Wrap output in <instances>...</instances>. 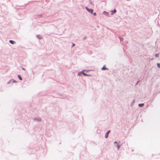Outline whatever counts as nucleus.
Here are the masks:
<instances>
[{
  "instance_id": "nucleus-1",
  "label": "nucleus",
  "mask_w": 160,
  "mask_h": 160,
  "mask_svg": "<svg viewBox=\"0 0 160 160\" xmlns=\"http://www.w3.org/2000/svg\"><path fill=\"white\" fill-rule=\"evenodd\" d=\"M85 8L86 10L90 13H92L93 12V9L92 8H89L87 7H86Z\"/></svg>"
},
{
  "instance_id": "nucleus-2",
  "label": "nucleus",
  "mask_w": 160,
  "mask_h": 160,
  "mask_svg": "<svg viewBox=\"0 0 160 160\" xmlns=\"http://www.w3.org/2000/svg\"><path fill=\"white\" fill-rule=\"evenodd\" d=\"M33 120L34 121L39 122L42 120V119L39 117H36L33 118Z\"/></svg>"
},
{
  "instance_id": "nucleus-3",
  "label": "nucleus",
  "mask_w": 160,
  "mask_h": 160,
  "mask_svg": "<svg viewBox=\"0 0 160 160\" xmlns=\"http://www.w3.org/2000/svg\"><path fill=\"white\" fill-rule=\"evenodd\" d=\"M110 12H111V15H112L115 14L117 10L115 9H114L113 10H111L110 11Z\"/></svg>"
},
{
  "instance_id": "nucleus-4",
  "label": "nucleus",
  "mask_w": 160,
  "mask_h": 160,
  "mask_svg": "<svg viewBox=\"0 0 160 160\" xmlns=\"http://www.w3.org/2000/svg\"><path fill=\"white\" fill-rule=\"evenodd\" d=\"M110 132V130H108L107 132H106L105 135V138H108V134Z\"/></svg>"
},
{
  "instance_id": "nucleus-5",
  "label": "nucleus",
  "mask_w": 160,
  "mask_h": 160,
  "mask_svg": "<svg viewBox=\"0 0 160 160\" xmlns=\"http://www.w3.org/2000/svg\"><path fill=\"white\" fill-rule=\"evenodd\" d=\"M101 69L102 70H109V69L108 68L106 67L105 65H104L103 67L101 68Z\"/></svg>"
},
{
  "instance_id": "nucleus-6",
  "label": "nucleus",
  "mask_w": 160,
  "mask_h": 160,
  "mask_svg": "<svg viewBox=\"0 0 160 160\" xmlns=\"http://www.w3.org/2000/svg\"><path fill=\"white\" fill-rule=\"evenodd\" d=\"M83 70L80 72H79L78 73V75L79 76H81L83 74Z\"/></svg>"
},
{
  "instance_id": "nucleus-7",
  "label": "nucleus",
  "mask_w": 160,
  "mask_h": 160,
  "mask_svg": "<svg viewBox=\"0 0 160 160\" xmlns=\"http://www.w3.org/2000/svg\"><path fill=\"white\" fill-rule=\"evenodd\" d=\"M103 14L107 16H109V14L108 12L106 11H104L103 12Z\"/></svg>"
},
{
  "instance_id": "nucleus-8",
  "label": "nucleus",
  "mask_w": 160,
  "mask_h": 160,
  "mask_svg": "<svg viewBox=\"0 0 160 160\" xmlns=\"http://www.w3.org/2000/svg\"><path fill=\"white\" fill-rule=\"evenodd\" d=\"M9 42L12 44H14L16 43V42L15 41L12 40H10L9 41Z\"/></svg>"
},
{
  "instance_id": "nucleus-9",
  "label": "nucleus",
  "mask_w": 160,
  "mask_h": 160,
  "mask_svg": "<svg viewBox=\"0 0 160 160\" xmlns=\"http://www.w3.org/2000/svg\"><path fill=\"white\" fill-rule=\"evenodd\" d=\"M144 103H139L138 104V106L140 108L144 106Z\"/></svg>"
},
{
  "instance_id": "nucleus-10",
  "label": "nucleus",
  "mask_w": 160,
  "mask_h": 160,
  "mask_svg": "<svg viewBox=\"0 0 160 160\" xmlns=\"http://www.w3.org/2000/svg\"><path fill=\"white\" fill-rule=\"evenodd\" d=\"M135 99H134L132 102L131 103V104H130V106H132L133 105V104H134V103H135Z\"/></svg>"
},
{
  "instance_id": "nucleus-11",
  "label": "nucleus",
  "mask_w": 160,
  "mask_h": 160,
  "mask_svg": "<svg viewBox=\"0 0 160 160\" xmlns=\"http://www.w3.org/2000/svg\"><path fill=\"white\" fill-rule=\"evenodd\" d=\"M37 38H38L39 40L41 39L42 38V37L40 35H36Z\"/></svg>"
},
{
  "instance_id": "nucleus-12",
  "label": "nucleus",
  "mask_w": 160,
  "mask_h": 160,
  "mask_svg": "<svg viewBox=\"0 0 160 160\" xmlns=\"http://www.w3.org/2000/svg\"><path fill=\"white\" fill-rule=\"evenodd\" d=\"M91 71V70H86V69H84L83 70V72H88L90 71Z\"/></svg>"
},
{
  "instance_id": "nucleus-13",
  "label": "nucleus",
  "mask_w": 160,
  "mask_h": 160,
  "mask_svg": "<svg viewBox=\"0 0 160 160\" xmlns=\"http://www.w3.org/2000/svg\"><path fill=\"white\" fill-rule=\"evenodd\" d=\"M18 78L20 80H22V77H21V76L20 75V74L18 75Z\"/></svg>"
},
{
  "instance_id": "nucleus-14",
  "label": "nucleus",
  "mask_w": 160,
  "mask_h": 160,
  "mask_svg": "<svg viewBox=\"0 0 160 160\" xmlns=\"http://www.w3.org/2000/svg\"><path fill=\"white\" fill-rule=\"evenodd\" d=\"M121 146V145H120L117 144V149L118 150L120 148Z\"/></svg>"
},
{
  "instance_id": "nucleus-15",
  "label": "nucleus",
  "mask_w": 160,
  "mask_h": 160,
  "mask_svg": "<svg viewBox=\"0 0 160 160\" xmlns=\"http://www.w3.org/2000/svg\"><path fill=\"white\" fill-rule=\"evenodd\" d=\"M12 81V79H11L8 82H7V84H12L13 83L12 82V81Z\"/></svg>"
},
{
  "instance_id": "nucleus-16",
  "label": "nucleus",
  "mask_w": 160,
  "mask_h": 160,
  "mask_svg": "<svg viewBox=\"0 0 160 160\" xmlns=\"http://www.w3.org/2000/svg\"><path fill=\"white\" fill-rule=\"evenodd\" d=\"M155 56L156 58H158L159 57V53L156 54L155 55Z\"/></svg>"
},
{
  "instance_id": "nucleus-17",
  "label": "nucleus",
  "mask_w": 160,
  "mask_h": 160,
  "mask_svg": "<svg viewBox=\"0 0 160 160\" xmlns=\"http://www.w3.org/2000/svg\"><path fill=\"white\" fill-rule=\"evenodd\" d=\"M119 38L120 41H122L123 40V38L121 37H119Z\"/></svg>"
},
{
  "instance_id": "nucleus-18",
  "label": "nucleus",
  "mask_w": 160,
  "mask_h": 160,
  "mask_svg": "<svg viewBox=\"0 0 160 160\" xmlns=\"http://www.w3.org/2000/svg\"><path fill=\"white\" fill-rule=\"evenodd\" d=\"M39 18H41L43 17V16L42 14H39L38 15Z\"/></svg>"
},
{
  "instance_id": "nucleus-19",
  "label": "nucleus",
  "mask_w": 160,
  "mask_h": 160,
  "mask_svg": "<svg viewBox=\"0 0 160 160\" xmlns=\"http://www.w3.org/2000/svg\"><path fill=\"white\" fill-rule=\"evenodd\" d=\"M157 67L158 68H160V63H157Z\"/></svg>"
},
{
  "instance_id": "nucleus-20",
  "label": "nucleus",
  "mask_w": 160,
  "mask_h": 160,
  "mask_svg": "<svg viewBox=\"0 0 160 160\" xmlns=\"http://www.w3.org/2000/svg\"><path fill=\"white\" fill-rule=\"evenodd\" d=\"M84 76L86 77L87 75V73H84V72H83V74H82Z\"/></svg>"
},
{
  "instance_id": "nucleus-21",
  "label": "nucleus",
  "mask_w": 160,
  "mask_h": 160,
  "mask_svg": "<svg viewBox=\"0 0 160 160\" xmlns=\"http://www.w3.org/2000/svg\"><path fill=\"white\" fill-rule=\"evenodd\" d=\"M11 81H12V83L17 82V81H16V80L12 79Z\"/></svg>"
},
{
  "instance_id": "nucleus-22",
  "label": "nucleus",
  "mask_w": 160,
  "mask_h": 160,
  "mask_svg": "<svg viewBox=\"0 0 160 160\" xmlns=\"http://www.w3.org/2000/svg\"><path fill=\"white\" fill-rule=\"evenodd\" d=\"M87 38V37L86 36H85V37H84L82 39V40L83 41V40H85Z\"/></svg>"
},
{
  "instance_id": "nucleus-23",
  "label": "nucleus",
  "mask_w": 160,
  "mask_h": 160,
  "mask_svg": "<svg viewBox=\"0 0 160 160\" xmlns=\"http://www.w3.org/2000/svg\"><path fill=\"white\" fill-rule=\"evenodd\" d=\"M92 14H93V15L94 16H95L96 15V13L95 12H94V13H91Z\"/></svg>"
},
{
  "instance_id": "nucleus-24",
  "label": "nucleus",
  "mask_w": 160,
  "mask_h": 160,
  "mask_svg": "<svg viewBox=\"0 0 160 160\" xmlns=\"http://www.w3.org/2000/svg\"><path fill=\"white\" fill-rule=\"evenodd\" d=\"M75 45V44H74V43H72V48L73 47H74Z\"/></svg>"
},
{
  "instance_id": "nucleus-25",
  "label": "nucleus",
  "mask_w": 160,
  "mask_h": 160,
  "mask_svg": "<svg viewBox=\"0 0 160 160\" xmlns=\"http://www.w3.org/2000/svg\"><path fill=\"white\" fill-rule=\"evenodd\" d=\"M92 76V75L91 74H87V76L91 77Z\"/></svg>"
},
{
  "instance_id": "nucleus-26",
  "label": "nucleus",
  "mask_w": 160,
  "mask_h": 160,
  "mask_svg": "<svg viewBox=\"0 0 160 160\" xmlns=\"http://www.w3.org/2000/svg\"><path fill=\"white\" fill-rule=\"evenodd\" d=\"M139 82H140V81H139H139H137V82H136V84H135V85H137L138 84V83Z\"/></svg>"
},
{
  "instance_id": "nucleus-27",
  "label": "nucleus",
  "mask_w": 160,
  "mask_h": 160,
  "mask_svg": "<svg viewBox=\"0 0 160 160\" xmlns=\"http://www.w3.org/2000/svg\"><path fill=\"white\" fill-rule=\"evenodd\" d=\"M114 143L115 144H117H117H118L117 142L116 141H115L114 142Z\"/></svg>"
},
{
  "instance_id": "nucleus-28",
  "label": "nucleus",
  "mask_w": 160,
  "mask_h": 160,
  "mask_svg": "<svg viewBox=\"0 0 160 160\" xmlns=\"http://www.w3.org/2000/svg\"><path fill=\"white\" fill-rule=\"evenodd\" d=\"M21 68H22V70H25H25H26L23 67H22Z\"/></svg>"
},
{
  "instance_id": "nucleus-29",
  "label": "nucleus",
  "mask_w": 160,
  "mask_h": 160,
  "mask_svg": "<svg viewBox=\"0 0 160 160\" xmlns=\"http://www.w3.org/2000/svg\"><path fill=\"white\" fill-rule=\"evenodd\" d=\"M152 102V100L151 102Z\"/></svg>"
}]
</instances>
